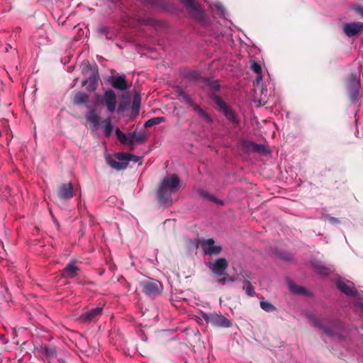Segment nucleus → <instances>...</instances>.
<instances>
[{"mask_svg": "<svg viewBox=\"0 0 363 363\" xmlns=\"http://www.w3.org/2000/svg\"><path fill=\"white\" fill-rule=\"evenodd\" d=\"M181 180L178 175L170 174L164 177L159 184L157 199L162 203H169L172 201V194L177 191Z\"/></svg>", "mask_w": 363, "mask_h": 363, "instance_id": "nucleus-1", "label": "nucleus"}, {"mask_svg": "<svg viewBox=\"0 0 363 363\" xmlns=\"http://www.w3.org/2000/svg\"><path fill=\"white\" fill-rule=\"evenodd\" d=\"M208 267L213 273V277L218 279L219 284L225 285L228 282L235 281V279L226 272L228 263L225 258L216 259L213 262H209Z\"/></svg>", "mask_w": 363, "mask_h": 363, "instance_id": "nucleus-2", "label": "nucleus"}, {"mask_svg": "<svg viewBox=\"0 0 363 363\" xmlns=\"http://www.w3.org/2000/svg\"><path fill=\"white\" fill-rule=\"evenodd\" d=\"M202 318L207 323L218 328H230L232 323L225 316L216 313H203Z\"/></svg>", "mask_w": 363, "mask_h": 363, "instance_id": "nucleus-3", "label": "nucleus"}, {"mask_svg": "<svg viewBox=\"0 0 363 363\" xmlns=\"http://www.w3.org/2000/svg\"><path fill=\"white\" fill-rule=\"evenodd\" d=\"M143 292L150 296H156L161 294L162 284L157 280L148 279L140 282Z\"/></svg>", "mask_w": 363, "mask_h": 363, "instance_id": "nucleus-4", "label": "nucleus"}, {"mask_svg": "<svg viewBox=\"0 0 363 363\" xmlns=\"http://www.w3.org/2000/svg\"><path fill=\"white\" fill-rule=\"evenodd\" d=\"M203 252L206 255H218L222 251L220 245H216L213 238L201 239L199 240Z\"/></svg>", "mask_w": 363, "mask_h": 363, "instance_id": "nucleus-5", "label": "nucleus"}, {"mask_svg": "<svg viewBox=\"0 0 363 363\" xmlns=\"http://www.w3.org/2000/svg\"><path fill=\"white\" fill-rule=\"evenodd\" d=\"M189 10V13L198 20L203 17V11L195 0H180Z\"/></svg>", "mask_w": 363, "mask_h": 363, "instance_id": "nucleus-6", "label": "nucleus"}, {"mask_svg": "<svg viewBox=\"0 0 363 363\" xmlns=\"http://www.w3.org/2000/svg\"><path fill=\"white\" fill-rule=\"evenodd\" d=\"M89 111L85 114V118L90 123L93 130H97L100 125L101 116L97 110L89 105H87Z\"/></svg>", "mask_w": 363, "mask_h": 363, "instance_id": "nucleus-7", "label": "nucleus"}, {"mask_svg": "<svg viewBox=\"0 0 363 363\" xmlns=\"http://www.w3.org/2000/svg\"><path fill=\"white\" fill-rule=\"evenodd\" d=\"M57 196L61 200H69L74 196L73 185L71 182L61 184L57 189Z\"/></svg>", "mask_w": 363, "mask_h": 363, "instance_id": "nucleus-8", "label": "nucleus"}, {"mask_svg": "<svg viewBox=\"0 0 363 363\" xmlns=\"http://www.w3.org/2000/svg\"><path fill=\"white\" fill-rule=\"evenodd\" d=\"M104 102L108 112L113 113L116 108V95L112 89H108L104 94Z\"/></svg>", "mask_w": 363, "mask_h": 363, "instance_id": "nucleus-9", "label": "nucleus"}, {"mask_svg": "<svg viewBox=\"0 0 363 363\" xmlns=\"http://www.w3.org/2000/svg\"><path fill=\"white\" fill-rule=\"evenodd\" d=\"M337 289L346 295L354 297L357 295L352 282L346 280H338L336 282Z\"/></svg>", "mask_w": 363, "mask_h": 363, "instance_id": "nucleus-10", "label": "nucleus"}, {"mask_svg": "<svg viewBox=\"0 0 363 363\" xmlns=\"http://www.w3.org/2000/svg\"><path fill=\"white\" fill-rule=\"evenodd\" d=\"M363 30V23L352 22L343 26V32L348 37H353L359 34Z\"/></svg>", "mask_w": 363, "mask_h": 363, "instance_id": "nucleus-11", "label": "nucleus"}, {"mask_svg": "<svg viewBox=\"0 0 363 363\" xmlns=\"http://www.w3.org/2000/svg\"><path fill=\"white\" fill-rule=\"evenodd\" d=\"M76 261L68 263L61 272V276L65 279H72L77 276L80 269L75 265Z\"/></svg>", "mask_w": 363, "mask_h": 363, "instance_id": "nucleus-12", "label": "nucleus"}, {"mask_svg": "<svg viewBox=\"0 0 363 363\" xmlns=\"http://www.w3.org/2000/svg\"><path fill=\"white\" fill-rule=\"evenodd\" d=\"M103 308L101 307H96L89 311L83 313L79 316V320L82 323H89L94 320L96 317L101 315Z\"/></svg>", "mask_w": 363, "mask_h": 363, "instance_id": "nucleus-13", "label": "nucleus"}, {"mask_svg": "<svg viewBox=\"0 0 363 363\" xmlns=\"http://www.w3.org/2000/svg\"><path fill=\"white\" fill-rule=\"evenodd\" d=\"M311 323L313 327L321 329L327 335L333 336L334 335L333 331L328 328L323 323V320L317 318L315 315H308Z\"/></svg>", "mask_w": 363, "mask_h": 363, "instance_id": "nucleus-14", "label": "nucleus"}, {"mask_svg": "<svg viewBox=\"0 0 363 363\" xmlns=\"http://www.w3.org/2000/svg\"><path fill=\"white\" fill-rule=\"evenodd\" d=\"M147 133L145 131L133 132L129 135V145H133L135 143H142L147 139Z\"/></svg>", "mask_w": 363, "mask_h": 363, "instance_id": "nucleus-15", "label": "nucleus"}, {"mask_svg": "<svg viewBox=\"0 0 363 363\" xmlns=\"http://www.w3.org/2000/svg\"><path fill=\"white\" fill-rule=\"evenodd\" d=\"M106 163L111 167L113 169L118 171L123 170L127 168L128 162L126 160H118L116 161L111 157L108 156L106 158Z\"/></svg>", "mask_w": 363, "mask_h": 363, "instance_id": "nucleus-16", "label": "nucleus"}, {"mask_svg": "<svg viewBox=\"0 0 363 363\" xmlns=\"http://www.w3.org/2000/svg\"><path fill=\"white\" fill-rule=\"evenodd\" d=\"M111 85L113 88L121 91H124L128 88L125 77L124 75L113 77Z\"/></svg>", "mask_w": 363, "mask_h": 363, "instance_id": "nucleus-17", "label": "nucleus"}, {"mask_svg": "<svg viewBox=\"0 0 363 363\" xmlns=\"http://www.w3.org/2000/svg\"><path fill=\"white\" fill-rule=\"evenodd\" d=\"M197 194L200 197H201L206 200L212 201V202L216 203L220 206L224 205V201L223 200L217 199L213 195L210 194L208 191H206L203 189H197Z\"/></svg>", "mask_w": 363, "mask_h": 363, "instance_id": "nucleus-18", "label": "nucleus"}, {"mask_svg": "<svg viewBox=\"0 0 363 363\" xmlns=\"http://www.w3.org/2000/svg\"><path fill=\"white\" fill-rule=\"evenodd\" d=\"M201 89H205L209 88L212 91H218L220 89V84L218 80H213L210 78H205L201 81Z\"/></svg>", "mask_w": 363, "mask_h": 363, "instance_id": "nucleus-19", "label": "nucleus"}, {"mask_svg": "<svg viewBox=\"0 0 363 363\" xmlns=\"http://www.w3.org/2000/svg\"><path fill=\"white\" fill-rule=\"evenodd\" d=\"M73 104L76 106L85 104L86 106L89 105V96L84 92L79 91L73 97Z\"/></svg>", "mask_w": 363, "mask_h": 363, "instance_id": "nucleus-20", "label": "nucleus"}, {"mask_svg": "<svg viewBox=\"0 0 363 363\" xmlns=\"http://www.w3.org/2000/svg\"><path fill=\"white\" fill-rule=\"evenodd\" d=\"M116 157L118 160H126L128 163L129 161L138 162L141 160L140 157L125 152H118L116 154Z\"/></svg>", "mask_w": 363, "mask_h": 363, "instance_id": "nucleus-21", "label": "nucleus"}, {"mask_svg": "<svg viewBox=\"0 0 363 363\" xmlns=\"http://www.w3.org/2000/svg\"><path fill=\"white\" fill-rule=\"evenodd\" d=\"M223 113L225 116L226 119L230 121L234 125H238L240 123V121L238 120V117L236 116L235 112L233 111V109L228 106L226 108H225L223 111H222Z\"/></svg>", "mask_w": 363, "mask_h": 363, "instance_id": "nucleus-22", "label": "nucleus"}, {"mask_svg": "<svg viewBox=\"0 0 363 363\" xmlns=\"http://www.w3.org/2000/svg\"><path fill=\"white\" fill-rule=\"evenodd\" d=\"M141 99L139 95H135L133 97L131 106V116L136 117L139 114L140 108Z\"/></svg>", "mask_w": 363, "mask_h": 363, "instance_id": "nucleus-23", "label": "nucleus"}, {"mask_svg": "<svg viewBox=\"0 0 363 363\" xmlns=\"http://www.w3.org/2000/svg\"><path fill=\"white\" fill-rule=\"evenodd\" d=\"M192 108L195 112H196L201 118H202L204 121H206L207 123H212L213 120L211 117L203 110L202 109L199 105L195 104Z\"/></svg>", "mask_w": 363, "mask_h": 363, "instance_id": "nucleus-24", "label": "nucleus"}, {"mask_svg": "<svg viewBox=\"0 0 363 363\" xmlns=\"http://www.w3.org/2000/svg\"><path fill=\"white\" fill-rule=\"evenodd\" d=\"M192 108L195 112H196L201 118H202L204 121H206L207 123H212L213 120L211 117L203 110L202 109L199 105L195 104Z\"/></svg>", "mask_w": 363, "mask_h": 363, "instance_id": "nucleus-25", "label": "nucleus"}, {"mask_svg": "<svg viewBox=\"0 0 363 363\" xmlns=\"http://www.w3.org/2000/svg\"><path fill=\"white\" fill-rule=\"evenodd\" d=\"M192 108L195 112H196L201 118H202L204 121H206L207 123H212L213 120L211 117L203 110L202 109L199 105L195 104Z\"/></svg>", "mask_w": 363, "mask_h": 363, "instance_id": "nucleus-26", "label": "nucleus"}, {"mask_svg": "<svg viewBox=\"0 0 363 363\" xmlns=\"http://www.w3.org/2000/svg\"><path fill=\"white\" fill-rule=\"evenodd\" d=\"M240 145L244 152H253L255 143L245 139H242L240 140Z\"/></svg>", "mask_w": 363, "mask_h": 363, "instance_id": "nucleus-27", "label": "nucleus"}, {"mask_svg": "<svg viewBox=\"0 0 363 363\" xmlns=\"http://www.w3.org/2000/svg\"><path fill=\"white\" fill-rule=\"evenodd\" d=\"M187 77L189 80L195 81L197 84V86L201 88V84H202L201 81L204 80L205 77H203L200 73L196 71L190 72Z\"/></svg>", "mask_w": 363, "mask_h": 363, "instance_id": "nucleus-28", "label": "nucleus"}, {"mask_svg": "<svg viewBox=\"0 0 363 363\" xmlns=\"http://www.w3.org/2000/svg\"><path fill=\"white\" fill-rule=\"evenodd\" d=\"M103 129L104 135L108 138L113 132V126L110 118H106L103 121Z\"/></svg>", "mask_w": 363, "mask_h": 363, "instance_id": "nucleus-29", "label": "nucleus"}, {"mask_svg": "<svg viewBox=\"0 0 363 363\" xmlns=\"http://www.w3.org/2000/svg\"><path fill=\"white\" fill-rule=\"evenodd\" d=\"M242 289L245 291V293L250 297H253L255 295V288L252 285L250 280L245 279L243 281Z\"/></svg>", "mask_w": 363, "mask_h": 363, "instance_id": "nucleus-30", "label": "nucleus"}, {"mask_svg": "<svg viewBox=\"0 0 363 363\" xmlns=\"http://www.w3.org/2000/svg\"><path fill=\"white\" fill-rule=\"evenodd\" d=\"M177 94L179 96L182 97L183 100L186 101L191 107L196 103L192 99L191 96L184 90L179 89L177 90Z\"/></svg>", "mask_w": 363, "mask_h": 363, "instance_id": "nucleus-31", "label": "nucleus"}, {"mask_svg": "<svg viewBox=\"0 0 363 363\" xmlns=\"http://www.w3.org/2000/svg\"><path fill=\"white\" fill-rule=\"evenodd\" d=\"M211 98L213 99L214 103L218 107L220 111H222L228 106V105L222 99L220 96L216 94H213L211 96Z\"/></svg>", "mask_w": 363, "mask_h": 363, "instance_id": "nucleus-32", "label": "nucleus"}, {"mask_svg": "<svg viewBox=\"0 0 363 363\" xmlns=\"http://www.w3.org/2000/svg\"><path fill=\"white\" fill-rule=\"evenodd\" d=\"M164 121H165L164 117H154V118H152L147 120L145 123L144 126H145V128H150L153 125L160 124L161 123H162Z\"/></svg>", "mask_w": 363, "mask_h": 363, "instance_id": "nucleus-33", "label": "nucleus"}, {"mask_svg": "<svg viewBox=\"0 0 363 363\" xmlns=\"http://www.w3.org/2000/svg\"><path fill=\"white\" fill-rule=\"evenodd\" d=\"M251 69L257 74V81L262 79V67L259 63L252 60L250 65Z\"/></svg>", "mask_w": 363, "mask_h": 363, "instance_id": "nucleus-34", "label": "nucleus"}, {"mask_svg": "<svg viewBox=\"0 0 363 363\" xmlns=\"http://www.w3.org/2000/svg\"><path fill=\"white\" fill-rule=\"evenodd\" d=\"M289 288L290 291L294 294H303L306 293V289L303 287L298 286L292 281L289 283Z\"/></svg>", "mask_w": 363, "mask_h": 363, "instance_id": "nucleus-35", "label": "nucleus"}, {"mask_svg": "<svg viewBox=\"0 0 363 363\" xmlns=\"http://www.w3.org/2000/svg\"><path fill=\"white\" fill-rule=\"evenodd\" d=\"M90 82L89 90L94 91L96 88L97 82H98V73L97 72H94L91 76L89 79Z\"/></svg>", "mask_w": 363, "mask_h": 363, "instance_id": "nucleus-36", "label": "nucleus"}, {"mask_svg": "<svg viewBox=\"0 0 363 363\" xmlns=\"http://www.w3.org/2000/svg\"><path fill=\"white\" fill-rule=\"evenodd\" d=\"M118 140L123 144H129V137H127L119 128L116 129Z\"/></svg>", "mask_w": 363, "mask_h": 363, "instance_id": "nucleus-37", "label": "nucleus"}, {"mask_svg": "<svg viewBox=\"0 0 363 363\" xmlns=\"http://www.w3.org/2000/svg\"><path fill=\"white\" fill-rule=\"evenodd\" d=\"M259 305L260 308L266 312H272L277 311L276 307L269 302L260 301Z\"/></svg>", "mask_w": 363, "mask_h": 363, "instance_id": "nucleus-38", "label": "nucleus"}, {"mask_svg": "<svg viewBox=\"0 0 363 363\" xmlns=\"http://www.w3.org/2000/svg\"><path fill=\"white\" fill-rule=\"evenodd\" d=\"M97 31L99 33L106 36V38L110 40L112 35H110V28L106 26H101L98 28Z\"/></svg>", "mask_w": 363, "mask_h": 363, "instance_id": "nucleus-39", "label": "nucleus"}, {"mask_svg": "<svg viewBox=\"0 0 363 363\" xmlns=\"http://www.w3.org/2000/svg\"><path fill=\"white\" fill-rule=\"evenodd\" d=\"M314 267L315 272L320 275H328L330 272L329 268L324 266L315 265Z\"/></svg>", "mask_w": 363, "mask_h": 363, "instance_id": "nucleus-40", "label": "nucleus"}, {"mask_svg": "<svg viewBox=\"0 0 363 363\" xmlns=\"http://www.w3.org/2000/svg\"><path fill=\"white\" fill-rule=\"evenodd\" d=\"M253 152L267 154L269 150L265 145L255 143Z\"/></svg>", "mask_w": 363, "mask_h": 363, "instance_id": "nucleus-41", "label": "nucleus"}, {"mask_svg": "<svg viewBox=\"0 0 363 363\" xmlns=\"http://www.w3.org/2000/svg\"><path fill=\"white\" fill-rule=\"evenodd\" d=\"M352 9L359 16L363 17V6L359 4H354L352 6Z\"/></svg>", "mask_w": 363, "mask_h": 363, "instance_id": "nucleus-42", "label": "nucleus"}, {"mask_svg": "<svg viewBox=\"0 0 363 363\" xmlns=\"http://www.w3.org/2000/svg\"><path fill=\"white\" fill-rule=\"evenodd\" d=\"M126 106H127V104L125 102H124V101L120 102L118 104V108H117V112L118 113H123L124 112V111L125 110Z\"/></svg>", "mask_w": 363, "mask_h": 363, "instance_id": "nucleus-43", "label": "nucleus"}, {"mask_svg": "<svg viewBox=\"0 0 363 363\" xmlns=\"http://www.w3.org/2000/svg\"><path fill=\"white\" fill-rule=\"evenodd\" d=\"M44 350L48 356H54L55 354V350L54 348L45 347Z\"/></svg>", "mask_w": 363, "mask_h": 363, "instance_id": "nucleus-44", "label": "nucleus"}, {"mask_svg": "<svg viewBox=\"0 0 363 363\" xmlns=\"http://www.w3.org/2000/svg\"><path fill=\"white\" fill-rule=\"evenodd\" d=\"M328 220L331 224L333 225H337L340 223V220L335 217H329Z\"/></svg>", "mask_w": 363, "mask_h": 363, "instance_id": "nucleus-45", "label": "nucleus"}, {"mask_svg": "<svg viewBox=\"0 0 363 363\" xmlns=\"http://www.w3.org/2000/svg\"><path fill=\"white\" fill-rule=\"evenodd\" d=\"M351 79L355 83L358 84L359 82V77L354 73L351 74Z\"/></svg>", "mask_w": 363, "mask_h": 363, "instance_id": "nucleus-46", "label": "nucleus"}, {"mask_svg": "<svg viewBox=\"0 0 363 363\" xmlns=\"http://www.w3.org/2000/svg\"><path fill=\"white\" fill-rule=\"evenodd\" d=\"M242 277H243L245 279H247V280H250V274H249L247 272H244V274L242 275Z\"/></svg>", "mask_w": 363, "mask_h": 363, "instance_id": "nucleus-47", "label": "nucleus"}, {"mask_svg": "<svg viewBox=\"0 0 363 363\" xmlns=\"http://www.w3.org/2000/svg\"><path fill=\"white\" fill-rule=\"evenodd\" d=\"M86 82H87V81H84V82H82V85H83V86H84V85H85V84H86Z\"/></svg>", "mask_w": 363, "mask_h": 363, "instance_id": "nucleus-48", "label": "nucleus"}, {"mask_svg": "<svg viewBox=\"0 0 363 363\" xmlns=\"http://www.w3.org/2000/svg\"><path fill=\"white\" fill-rule=\"evenodd\" d=\"M217 9L220 10V9H222V6H217Z\"/></svg>", "mask_w": 363, "mask_h": 363, "instance_id": "nucleus-49", "label": "nucleus"}, {"mask_svg": "<svg viewBox=\"0 0 363 363\" xmlns=\"http://www.w3.org/2000/svg\"><path fill=\"white\" fill-rule=\"evenodd\" d=\"M55 224H56V226L58 228V227H59V223H58V222L55 221Z\"/></svg>", "mask_w": 363, "mask_h": 363, "instance_id": "nucleus-50", "label": "nucleus"}]
</instances>
